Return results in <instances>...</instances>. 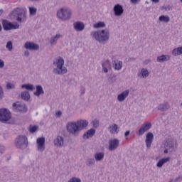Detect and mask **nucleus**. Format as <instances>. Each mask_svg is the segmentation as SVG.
I'll return each instance as SVG.
<instances>
[{
    "label": "nucleus",
    "instance_id": "9",
    "mask_svg": "<svg viewBox=\"0 0 182 182\" xmlns=\"http://www.w3.org/2000/svg\"><path fill=\"white\" fill-rule=\"evenodd\" d=\"M164 148L166 149L164 150L165 154L168 153V150L169 151H173V149H174V142H173V140L168 139L166 141L164 144Z\"/></svg>",
    "mask_w": 182,
    "mask_h": 182
},
{
    "label": "nucleus",
    "instance_id": "28",
    "mask_svg": "<svg viewBox=\"0 0 182 182\" xmlns=\"http://www.w3.org/2000/svg\"><path fill=\"white\" fill-rule=\"evenodd\" d=\"M159 21H161V22H169L170 21V17H168V16H161L159 17Z\"/></svg>",
    "mask_w": 182,
    "mask_h": 182
},
{
    "label": "nucleus",
    "instance_id": "51",
    "mask_svg": "<svg viewBox=\"0 0 182 182\" xmlns=\"http://www.w3.org/2000/svg\"><path fill=\"white\" fill-rule=\"evenodd\" d=\"M23 111L26 112V107L24 106L23 107Z\"/></svg>",
    "mask_w": 182,
    "mask_h": 182
},
{
    "label": "nucleus",
    "instance_id": "36",
    "mask_svg": "<svg viewBox=\"0 0 182 182\" xmlns=\"http://www.w3.org/2000/svg\"><path fill=\"white\" fill-rule=\"evenodd\" d=\"M31 99V95L28 92H23V100H29Z\"/></svg>",
    "mask_w": 182,
    "mask_h": 182
},
{
    "label": "nucleus",
    "instance_id": "48",
    "mask_svg": "<svg viewBox=\"0 0 182 182\" xmlns=\"http://www.w3.org/2000/svg\"><path fill=\"white\" fill-rule=\"evenodd\" d=\"M21 99H23V92L21 93Z\"/></svg>",
    "mask_w": 182,
    "mask_h": 182
},
{
    "label": "nucleus",
    "instance_id": "10",
    "mask_svg": "<svg viewBox=\"0 0 182 182\" xmlns=\"http://www.w3.org/2000/svg\"><path fill=\"white\" fill-rule=\"evenodd\" d=\"M150 127H151V124L150 122L144 124L139 129L137 134L139 136H141L142 134H144V133H146V132H147V130H149Z\"/></svg>",
    "mask_w": 182,
    "mask_h": 182
},
{
    "label": "nucleus",
    "instance_id": "25",
    "mask_svg": "<svg viewBox=\"0 0 182 182\" xmlns=\"http://www.w3.org/2000/svg\"><path fill=\"white\" fill-rule=\"evenodd\" d=\"M170 59V56L168 55H161L158 57L157 60L158 62H166V60H168Z\"/></svg>",
    "mask_w": 182,
    "mask_h": 182
},
{
    "label": "nucleus",
    "instance_id": "13",
    "mask_svg": "<svg viewBox=\"0 0 182 182\" xmlns=\"http://www.w3.org/2000/svg\"><path fill=\"white\" fill-rule=\"evenodd\" d=\"M25 48L29 49L30 50H38L39 49V46L33 43L27 42L25 43Z\"/></svg>",
    "mask_w": 182,
    "mask_h": 182
},
{
    "label": "nucleus",
    "instance_id": "56",
    "mask_svg": "<svg viewBox=\"0 0 182 182\" xmlns=\"http://www.w3.org/2000/svg\"><path fill=\"white\" fill-rule=\"evenodd\" d=\"M20 159H21V160H22V157H21Z\"/></svg>",
    "mask_w": 182,
    "mask_h": 182
},
{
    "label": "nucleus",
    "instance_id": "23",
    "mask_svg": "<svg viewBox=\"0 0 182 182\" xmlns=\"http://www.w3.org/2000/svg\"><path fill=\"white\" fill-rule=\"evenodd\" d=\"M172 55H173V56H178V55H182V47H178L173 49L172 51Z\"/></svg>",
    "mask_w": 182,
    "mask_h": 182
},
{
    "label": "nucleus",
    "instance_id": "34",
    "mask_svg": "<svg viewBox=\"0 0 182 182\" xmlns=\"http://www.w3.org/2000/svg\"><path fill=\"white\" fill-rule=\"evenodd\" d=\"M141 72L142 77H147L149 76V71L143 68Z\"/></svg>",
    "mask_w": 182,
    "mask_h": 182
},
{
    "label": "nucleus",
    "instance_id": "3",
    "mask_svg": "<svg viewBox=\"0 0 182 182\" xmlns=\"http://www.w3.org/2000/svg\"><path fill=\"white\" fill-rule=\"evenodd\" d=\"M12 117V114H11V111L6 108H1L0 109V122L1 123H8L9 120H11Z\"/></svg>",
    "mask_w": 182,
    "mask_h": 182
},
{
    "label": "nucleus",
    "instance_id": "38",
    "mask_svg": "<svg viewBox=\"0 0 182 182\" xmlns=\"http://www.w3.org/2000/svg\"><path fill=\"white\" fill-rule=\"evenodd\" d=\"M6 89L8 90H11V89H15V85L11 83V82H8L6 84Z\"/></svg>",
    "mask_w": 182,
    "mask_h": 182
},
{
    "label": "nucleus",
    "instance_id": "40",
    "mask_svg": "<svg viewBox=\"0 0 182 182\" xmlns=\"http://www.w3.org/2000/svg\"><path fill=\"white\" fill-rule=\"evenodd\" d=\"M92 126L93 127H97V126H99V121L97 119H94L92 121Z\"/></svg>",
    "mask_w": 182,
    "mask_h": 182
},
{
    "label": "nucleus",
    "instance_id": "7",
    "mask_svg": "<svg viewBox=\"0 0 182 182\" xmlns=\"http://www.w3.org/2000/svg\"><path fill=\"white\" fill-rule=\"evenodd\" d=\"M2 25L4 31H11L12 29H18V28H19V25L17 23L14 24L11 22L8 21V20H4Z\"/></svg>",
    "mask_w": 182,
    "mask_h": 182
},
{
    "label": "nucleus",
    "instance_id": "20",
    "mask_svg": "<svg viewBox=\"0 0 182 182\" xmlns=\"http://www.w3.org/2000/svg\"><path fill=\"white\" fill-rule=\"evenodd\" d=\"M127 96H129V90H125L122 94L118 95L117 99L119 102H123V100H124Z\"/></svg>",
    "mask_w": 182,
    "mask_h": 182
},
{
    "label": "nucleus",
    "instance_id": "52",
    "mask_svg": "<svg viewBox=\"0 0 182 182\" xmlns=\"http://www.w3.org/2000/svg\"><path fill=\"white\" fill-rule=\"evenodd\" d=\"M4 12V10L1 9L0 13L2 14Z\"/></svg>",
    "mask_w": 182,
    "mask_h": 182
},
{
    "label": "nucleus",
    "instance_id": "17",
    "mask_svg": "<svg viewBox=\"0 0 182 182\" xmlns=\"http://www.w3.org/2000/svg\"><path fill=\"white\" fill-rule=\"evenodd\" d=\"M108 130L112 134H116V133H119V127L117 124H113L109 127Z\"/></svg>",
    "mask_w": 182,
    "mask_h": 182
},
{
    "label": "nucleus",
    "instance_id": "15",
    "mask_svg": "<svg viewBox=\"0 0 182 182\" xmlns=\"http://www.w3.org/2000/svg\"><path fill=\"white\" fill-rule=\"evenodd\" d=\"M114 12L116 16H120L123 14V7L120 4H117L114 7Z\"/></svg>",
    "mask_w": 182,
    "mask_h": 182
},
{
    "label": "nucleus",
    "instance_id": "32",
    "mask_svg": "<svg viewBox=\"0 0 182 182\" xmlns=\"http://www.w3.org/2000/svg\"><path fill=\"white\" fill-rule=\"evenodd\" d=\"M106 25L105 24L104 22L100 21L95 24H94V28H105Z\"/></svg>",
    "mask_w": 182,
    "mask_h": 182
},
{
    "label": "nucleus",
    "instance_id": "42",
    "mask_svg": "<svg viewBox=\"0 0 182 182\" xmlns=\"http://www.w3.org/2000/svg\"><path fill=\"white\" fill-rule=\"evenodd\" d=\"M4 66H5V62H4V60L0 59V69H2Z\"/></svg>",
    "mask_w": 182,
    "mask_h": 182
},
{
    "label": "nucleus",
    "instance_id": "46",
    "mask_svg": "<svg viewBox=\"0 0 182 182\" xmlns=\"http://www.w3.org/2000/svg\"><path fill=\"white\" fill-rule=\"evenodd\" d=\"M138 1H140V0H131V2H132V4H136L138 2Z\"/></svg>",
    "mask_w": 182,
    "mask_h": 182
},
{
    "label": "nucleus",
    "instance_id": "39",
    "mask_svg": "<svg viewBox=\"0 0 182 182\" xmlns=\"http://www.w3.org/2000/svg\"><path fill=\"white\" fill-rule=\"evenodd\" d=\"M29 130H30L31 133H35V132H36V130H38V127L37 126H31Z\"/></svg>",
    "mask_w": 182,
    "mask_h": 182
},
{
    "label": "nucleus",
    "instance_id": "1",
    "mask_svg": "<svg viewBox=\"0 0 182 182\" xmlns=\"http://www.w3.org/2000/svg\"><path fill=\"white\" fill-rule=\"evenodd\" d=\"M89 122L86 120H80L77 122H68L67 124L68 131L72 134H76L80 130H83L87 127Z\"/></svg>",
    "mask_w": 182,
    "mask_h": 182
},
{
    "label": "nucleus",
    "instance_id": "21",
    "mask_svg": "<svg viewBox=\"0 0 182 182\" xmlns=\"http://www.w3.org/2000/svg\"><path fill=\"white\" fill-rule=\"evenodd\" d=\"M54 144L58 147L62 146L63 144V137L60 136H57V139L54 140Z\"/></svg>",
    "mask_w": 182,
    "mask_h": 182
},
{
    "label": "nucleus",
    "instance_id": "19",
    "mask_svg": "<svg viewBox=\"0 0 182 182\" xmlns=\"http://www.w3.org/2000/svg\"><path fill=\"white\" fill-rule=\"evenodd\" d=\"M74 28L75 31H83L85 29V24L82 22H75L74 23Z\"/></svg>",
    "mask_w": 182,
    "mask_h": 182
},
{
    "label": "nucleus",
    "instance_id": "5",
    "mask_svg": "<svg viewBox=\"0 0 182 182\" xmlns=\"http://www.w3.org/2000/svg\"><path fill=\"white\" fill-rule=\"evenodd\" d=\"M57 16L63 21H66L67 19H69L70 16H72V12L69 9H61L57 12Z\"/></svg>",
    "mask_w": 182,
    "mask_h": 182
},
{
    "label": "nucleus",
    "instance_id": "24",
    "mask_svg": "<svg viewBox=\"0 0 182 182\" xmlns=\"http://www.w3.org/2000/svg\"><path fill=\"white\" fill-rule=\"evenodd\" d=\"M43 93V89L42 88V86L41 85H37L36 86V92H34V95L36 96H41Z\"/></svg>",
    "mask_w": 182,
    "mask_h": 182
},
{
    "label": "nucleus",
    "instance_id": "12",
    "mask_svg": "<svg viewBox=\"0 0 182 182\" xmlns=\"http://www.w3.org/2000/svg\"><path fill=\"white\" fill-rule=\"evenodd\" d=\"M37 146L39 151H43L45 150V138L37 139Z\"/></svg>",
    "mask_w": 182,
    "mask_h": 182
},
{
    "label": "nucleus",
    "instance_id": "47",
    "mask_svg": "<svg viewBox=\"0 0 182 182\" xmlns=\"http://www.w3.org/2000/svg\"><path fill=\"white\" fill-rule=\"evenodd\" d=\"M24 55H25V56H29V52L25 51Z\"/></svg>",
    "mask_w": 182,
    "mask_h": 182
},
{
    "label": "nucleus",
    "instance_id": "11",
    "mask_svg": "<svg viewBox=\"0 0 182 182\" xmlns=\"http://www.w3.org/2000/svg\"><path fill=\"white\" fill-rule=\"evenodd\" d=\"M16 147L18 149H23V136L18 135L15 140Z\"/></svg>",
    "mask_w": 182,
    "mask_h": 182
},
{
    "label": "nucleus",
    "instance_id": "53",
    "mask_svg": "<svg viewBox=\"0 0 182 182\" xmlns=\"http://www.w3.org/2000/svg\"><path fill=\"white\" fill-rule=\"evenodd\" d=\"M91 161H92V163H93L95 161V159L91 160Z\"/></svg>",
    "mask_w": 182,
    "mask_h": 182
},
{
    "label": "nucleus",
    "instance_id": "58",
    "mask_svg": "<svg viewBox=\"0 0 182 182\" xmlns=\"http://www.w3.org/2000/svg\"><path fill=\"white\" fill-rule=\"evenodd\" d=\"M181 2H182V0H181Z\"/></svg>",
    "mask_w": 182,
    "mask_h": 182
},
{
    "label": "nucleus",
    "instance_id": "26",
    "mask_svg": "<svg viewBox=\"0 0 182 182\" xmlns=\"http://www.w3.org/2000/svg\"><path fill=\"white\" fill-rule=\"evenodd\" d=\"M109 66H110V63H109V60H107L105 63H102L103 71L105 73H107L108 70L107 68H109Z\"/></svg>",
    "mask_w": 182,
    "mask_h": 182
},
{
    "label": "nucleus",
    "instance_id": "27",
    "mask_svg": "<svg viewBox=\"0 0 182 182\" xmlns=\"http://www.w3.org/2000/svg\"><path fill=\"white\" fill-rule=\"evenodd\" d=\"M169 107L168 103L166 102L164 105H160L158 109L159 110H167Z\"/></svg>",
    "mask_w": 182,
    "mask_h": 182
},
{
    "label": "nucleus",
    "instance_id": "54",
    "mask_svg": "<svg viewBox=\"0 0 182 182\" xmlns=\"http://www.w3.org/2000/svg\"><path fill=\"white\" fill-rule=\"evenodd\" d=\"M21 89H23V85H21Z\"/></svg>",
    "mask_w": 182,
    "mask_h": 182
},
{
    "label": "nucleus",
    "instance_id": "37",
    "mask_svg": "<svg viewBox=\"0 0 182 182\" xmlns=\"http://www.w3.org/2000/svg\"><path fill=\"white\" fill-rule=\"evenodd\" d=\"M36 8L34 7H29V12H30V15L33 16V15H36Z\"/></svg>",
    "mask_w": 182,
    "mask_h": 182
},
{
    "label": "nucleus",
    "instance_id": "6",
    "mask_svg": "<svg viewBox=\"0 0 182 182\" xmlns=\"http://www.w3.org/2000/svg\"><path fill=\"white\" fill-rule=\"evenodd\" d=\"M22 15H23V10L17 8L14 9L11 14L10 16L12 19H16L18 22H22Z\"/></svg>",
    "mask_w": 182,
    "mask_h": 182
},
{
    "label": "nucleus",
    "instance_id": "33",
    "mask_svg": "<svg viewBox=\"0 0 182 182\" xmlns=\"http://www.w3.org/2000/svg\"><path fill=\"white\" fill-rule=\"evenodd\" d=\"M60 34H57L53 38H51L50 43L51 45H53L56 43V41H58V38H60Z\"/></svg>",
    "mask_w": 182,
    "mask_h": 182
},
{
    "label": "nucleus",
    "instance_id": "45",
    "mask_svg": "<svg viewBox=\"0 0 182 182\" xmlns=\"http://www.w3.org/2000/svg\"><path fill=\"white\" fill-rule=\"evenodd\" d=\"M129 134H130V131H127L124 134L125 137H127V136H129Z\"/></svg>",
    "mask_w": 182,
    "mask_h": 182
},
{
    "label": "nucleus",
    "instance_id": "2",
    "mask_svg": "<svg viewBox=\"0 0 182 182\" xmlns=\"http://www.w3.org/2000/svg\"><path fill=\"white\" fill-rule=\"evenodd\" d=\"M92 36L98 41V42H106L109 41V31L102 30L101 31H95L92 33Z\"/></svg>",
    "mask_w": 182,
    "mask_h": 182
},
{
    "label": "nucleus",
    "instance_id": "4",
    "mask_svg": "<svg viewBox=\"0 0 182 182\" xmlns=\"http://www.w3.org/2000/svg\"><path fill=\"white\" fill-rule=\"evenodd\" d=\"M63 65H65V60H63V58H59L56 63L58 68H55L53 70V73H57L58 75H63L66 73L68 72V69H66V68H63ZM58 69H59V70Z\"/></svg>",
    "mask_w": 182,
    "mask_h": 182
},
{
    "label": "nucleus",
    "instance_id": "43",
    "mask_svg": "<svg viewBox=\"0 0 182 182\" xmlns=\"http://www.w3.org/2000/svg\"><path fill=\"white\" fill-rule=\"evenodd\" d=\"M4 151H5V146L0 145V153H4Z\"/></svg>",
    "mask_w": 182,
    "mask_h": 182
},
{
    "label": "nucleus",
    "instance_id": "50",
    "mask_svg": "<svg viewBox=\"0 0 182 182\" xmlns=\"http://www.w3.org/2000/svg\"><path fill=\"white\" fill-rule=\"evenodd\" d=\"M1 31H2V26L0 23V32H1Z\"/></svg>",
    "mask_w": 182,
    "mask_h": 182
},
{
    "label": "nucleus",
    "instance_id": "44",
    "mask_svg": "<svg viewBox=\"0 0 182 182\" xmlns=\"http://www.w3.org/2000/svg\"><path fill=\"white\" fill-rule=\"evenodd\" d=\"M57 117H60L62 116V112L58 111L56 112Z\"/></svg>",
    "mask_w": 182,
    "mask_h": 182
},
{
    "label": "nucleus",
    "instance_id": "35",
    "mask_svg": "<svg viewBox=\"0 0 182 182\" xmlns=\"http://www.w3.org/2000/svg\"><path fill=\"white\" fill-rule=\"evenodd\" d=\"M24 89H26V90H33V85L31 84H25L23 85Z\"/></svg>",
    "mask_w": 182,
    "mask_h": 182
},
{
    "label": "nucleus",
    "instance_id": "18",
    "mask_svg": "<svg viewBox=\"0 0 182 182\" xmlns=\"http://www.w3.org/2000/svg\"><path fill=\"white\" fill-rule=\"evenodd\" d=\"M96 133V130L91 129L83 134V139H89V137H93L95 134Z\"/></svg>",
    "mask_w": 182,
    "mask_h": 182
},
{
    "label": "nucleus",
    "instance_id": "22",
    "mask_svg": "<svg viewBox=\"0 0 182 182\" xmlns=\"http://www.w3.org/2000/svg\"><path fill=\"white\" fill-rule=\"evenodd\" d=\"M168 161H170V157L164 158L159 161L156 166L159 168L163 167V165L165 164V163H167Z\"/></svg>",
    "mask_w": 182,
    "mask_h": 182
},
{
    "label": "nucleus",
    "instance_id": "31",
    "mask_svg": "<svg viewBox=\"0 0 182 182\" xmlns=\"http://www.w3.org/2000/svg\"><path fill=\"white\" fill-rule=\"evenodd\" d=\"M95 160L100 161L102 160V159L105 157V154L103 153H98L95 154Z\"/></svg>",
    "mask_w": 182,
    "mask_h": 182
},
{
    "label": "nucleus",
    "instance_id": "30",
    "mask_svg": "<svg viewBox=\"0 0 182 182\" xmlns=\"http://www.w3.org/2000/svg\"><path fill=\"white\" fill-rule=\"evenodd\" d=\"M123 66V63L121 61H117V63H115L114 64V68L117 70H120V69H122V67Z\"/></svg>",
    "mask_w": 182,
    "mask_h": 182
},
{
    "label": "nucleus",
    "instance_id": "49",
    "mask_svg": "<svg viewBox=\"0 0 182 182\" xmlns=\"http://www.w3.org/2000/svg\"><path fill=\"white\" fill-rule=\"evenodd\" d=\"M152 1L157 3V2H159V0H152Z\"/></svg>",
    "mask_w": 182,
    "mask_h": 182
},
{
    "label": "nucleus",
    "instance_id": "41",
    "mask_svg": "<svg viewBox=\"0 0 182 182\" xmlns=\"http://www.w3.org/2000/svg\"><path fill=\"white\" fill-rule=\"evenodd\" d=\"M4 97V90L2 89V87L0 86V100H2Z\"/></svg>",
    "mask_w": 182,
    "mask_h": 182
},
{
    "label": "nucleus",
    "instance_id": "16",
    "mask_svg": "<svg viewBox=\"0 0 182 182\" xmlns=\"http://www.w3.org/2000/svg\"><path fill=\"white\" fill-rule=\"evenodd\" d=\"M119 146V140L112 139L109 141V150H116Z\"/></svg>",
    "mask_w": 182,
    "mask_h": 182
},
{
    "label": "nucleus",
    "instance_id": "57",
    "mask_svg": "<svg viewBox=\"0 0 182 182\" xmlns=\"http://www.w3.org/2000/svg\"><path fill=\"white\" fill-rule=\"evenodd\" d=\"M25 141H25V137H24V143H25Z\"/></svg>",
    "mask_w": 182,
    "mask_h": 182
},
{
    "label": "nucleus",
    "instance_id": "8",
    "mask_svg": "<svg viewBox=\"0 0 182 182\" xmlns=\"http://www.w3.org/2000/svg\"><path fill=\"white\" fill-rule=\"evenodd\" d=\"M11 109L15 113H22L23 112V104L19 101H16L12 104Z\"/></svg>",
    "mask_w": 182,
    "mask_h": 182
},
{
    "label": "nucleus",
    "instance_id": "55",
    "mask_svg": "<svg viewBox=\"0 0 182 182\" xmlns=\"http://www.w3.org/2000/svg\"><path fill=\"white\" fill-rule=\"evenodd\" d=\"M83 93H85V91L82 92V95H83Z\"/></svg>",
    "mask_w": 182,
    "mask_h": 182
},
{
    "label": "nucleus",
    "instance_id": "14",
    "mask_svg": "<svg viewBox=\"0 0 182 182\" xmlns=\"http://www.w3.org/2000/svg\"><path fill=\"white\" fill-rule=\"evenodd\" d=\"M154 137V136L151 132H149L146 134V144L148 149H150V147L151 146V143H153Z\"/></svg>",
    "mask_w": 182,
    "mask_h": 182
},
{
    "label": "nucleus",
    "instance_id": "29",
    "mask_svg": "<svg viewBox=\"0 0 182 182\" xmlns=\"http://www.w3.org/2000/svg\"><path fill=\"white\" fill-rule=\"evenodd\" d=\"M6 49H8L9 52H11L12 49H14V45L12 44V41H8L6 43Z\"/></svg>",
    "mask_w": 182,
    "mask_h": 182
}]
</instances>
